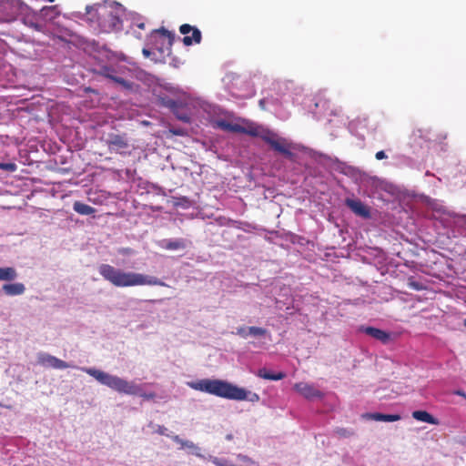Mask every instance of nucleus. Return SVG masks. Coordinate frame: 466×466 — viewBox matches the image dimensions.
I'll return each instance as SVG.
<instances>
[{"instance_id": "f257e3e1", "label": "nucleus", "mask_w": 466, "mask_h": 466, "mask_svg": "<svg viewBox=\"0 0 466 466\" xmlns=\"http://www.w3.org/2000/svg\"><path fill=\"white\" fill-rule=\"evenodd\" d=\"M216 127L228 132L246 134L254 137H260L268 144L274 150L282 154L285 157L293 160L294 154L290 150V145L283 137H279L273 131L258 126L252 122H248L246 126L230 123L226 120H218Z\"/></svg>"}, {"instance_id": "f03ea898", "label": "nucleus", "mask_w": 466, "mask_h": 466, "mask_svg": "<svg viewBox=\"0 0 466 466\" xmlns=\"http://www.w3.org/2000/svg\"><path fill=\"white\" fill-rule=\"evenodd\" d=\"M98 272L105 280L117 288L144 285L168 287L167 284L157 277L133 271H124L109 264H101L98 267Z\"/></svg>"}, {"instance_id": "7ed1b4c3", "label": "nucleus", "mask_w": 466, "mask_h": 466, "mask_svg": "<svg viewBox=\"0 0 466 466\" xmlns=\"http://www.w3.org/2000/svg\"><path fill=\"white\" fill-rule=\"evenodd\" d=\"M196 390L203 391L220 398L235 400L258 402V394L250 392L228 381L221 380L204 379L189 384Z\"/></svg>"}, {"instance_id": "20e7f679", "label": "nucleus", "mask_w": 466, "mask_h": 466, "mask_svg": "<svg viewBox=\"0 0 466 466\" xmlns=\"http://www.w3.org/2000/svg\"><path fill=\"white\" fill-rule=\"evenodd\" d=\"M81 370L95 378L98 382L116 390L119 393L127 395H138L146 400H152L155 398V393H144L139 385L133 381H127L117 376L108 374L95 368H81Z\"/></svg>"}, {"instance_id": "39448f33", "label": "nucleus", "mask_w": 466, "mask_h": 466, "mask_svg": "<svg viewBox=\"0 0 466 466\" xmlns=\"http://www.w3.org/2000/svg\"><path fill=\"white\" fill-rule=\"evenodd\" d=\"M87 20L96 23L101 30L109 32L120 30L122 25L121 9L118 6L96 4L86 7Z\"/></svg>"}, {"instance_id": "423d86ee", "label": "nucleus", "mask_w": 466, "mask_h": 466, "mask_svg": "<svg viewBox=\"0 0 466 466\" xmlns=\"http://www.w3.org/2000/svg\"><path fill=\"white\" fill-rule=\"evenodd\" d=\"M179 32L184 35L182 42L186 46H189L193 44H200L202 40V34L200 30L188 24L181 25Z\"/></svg>"}, {"instance_id": "0eeeda50", "label": "nucleus", "mask_w": 466, "mask_h": 466, "mask_svg": "<svg viewBox=\"0 0 466 466\" xmlns=\"http://www.w3.org/2000/svg\"><path fill=\"white\" fill-rule=\"evenodd\" d=\"M37 361L44 367H50L56 370H64L70 367L67 362L57 359L55 356L43 352L37 355Z\"/></svg>"}, {"instance_id": "6e6552de", "label": "nucleus", "mask_w": 466, "mask_h": 466, "mask_svg": "<svg viewBox=\"0 0 466 466\" xmlns=\"http://www.w3.org/2000/svg\"><path fill=\"white\" fill-rule=\"evenodd\" d=\"M346 206L357 216L363 218H370V209L363 204L360 199L346 198Z\"/></svg>"}, {"instance_id": "1a4fd4ad", "label": "nucleus", "mask_w": 466, "mask_h": 466, "mask_svg": "<svg viewBox=\"0 0 466 466\" xmlns=\"http://www.w3.org/2000/svg\"><path fill=\"white\" fill-rule=\"evenodd\" d=\"M294 388L300 395L309 400L322 397V393L319 390L306 382L296 383Z\"/></svg>"}, {"instance_id": "9d476101", "label": "nucleus", "mask_w": 466, "mask_h": 466, "mask_svg": "<svg viewBox=\"0 0 466 466\" xmlns=\"http://www.w3.org/2000/svg\"><path fill=\"white\" fill-rule=\"evenodd\" d=\"M108 148L110 151H115L116 153H123L124 150L127 149L128 143L127 139L120 135H113L106 141Z\"/></svg>"}, {"instance_id": "9b49d317", "label": "nucleus", "mask_w": 466, "mask_h": 466, "mask_svg": "<svg viewBox=\"0 0 466 466\" xmlns=\"http://www.w3.org/2000/svg\"><path fill=\"white\" fill-rule=\"evenodd\" d=\"M360 330L371 338L387 344L390 340V333L374 327H361Z\"/></svg>"}, {"instance_id": "f8f14e48", "label": "nucleus", "mask_w": 466, "mask_h": 466, "mask_svg": "<svg viewBox=\"0 0 466 466\" xmlns=\"http://www.w3.org/2000/svg\"><path fill=\"white\" fill-rule=\"evenodd\" d=\"M157 35L163 37L167 41L166 50L167 51V53H170L171 46L175 39V35L167 29L161 27L152 32V37H156Z\"/></svg>"}, {"instance_id": "ddd939ff", "label": "nucleus", "mask_w": 466, "mask_h": 466, "mask_svg": "<svg viewBox=\"0 0 466 466\" xmlns=\"http://www.w3.org/2000/svg\"><path fill=\"white\" fill-rule=\"evenodd\" d=\"M4 293L7 296H18L24 294L25 287L23 283H9L4 284L2 287Z\"/></svg>"}, {"instance_id": "4468645a", "label": "nucleus", "mask_w": 466, "mask_h": 466, "mask_svg": "<svg viewBox=\"0 0 466 466\" xmlns=\"http://www.w3.org/2000/svg\"><path fill=\"white\" fill-rule=\"evenodd\" d=\"M412 418L422 422H426L432 425H439L440 421L438 419L433 417L431 413L426 410H414L412 412Z\"/></svg>"}, {"instance_id": "2eb2a0df", "label": "nucleus", "mask_w": 466, "mask_h": 466, "mask_svg": "<svg viewBox=\"0 0 466 466\" xmlns=\"http://www.w3.org/2000/svg\"><path fill=\"white\" fill-rule=\"evenodd\" d=\"M73 209L76 213H78L80 215H85V216H90L96 212V209L93 207H91L87 204H85L81 201H75L73 204Z\"/></svg>"}, {"instance_id": "dca6fc26", "label": "nucleus", "mask_w": 466, "mask_h": 466, "mask_svg": "<svg viewBox=\"0 0 466 466\" xmlns=\"http://www.w3.org/2000/svg\"><path fill=\"white\" fill-rule=\"evenodd\" d=\"M258 376L269 380H280L286 377L284 372L272 373L267 369H260L258 371Z\"/></svg>"}, {"instance_id": "f3484780", "label": "nucleus", "mask_w": 466, "mask_h": 466, "mask_svg": "<svg viewBox=\"0 0 466 466\" xmlns=\"http://www.w3.org/2000/svg\"><path fill=\"white\" fill-rule=\"evenodd\" d=\"M17 277L15 268L12 267L0 268V280L12 281Z\"/></svg>"}, {"instance_id": "a211bd4d", "label": "nucleus", "mask_w": 466, "mask_h": 466, "mask_svg": "<svg viewBox=\"0 0 466 466\" xmlns=\"http://www.w3.org/2000/svg\"><path fill=\"white\" fill-rule=\"evenodd\" d=\"M162 248L167 250H177L185 248L186 245L183 239L164 240Z\"/></svg>"}, {"instance_id": "6ab92c4d", "label": "nucleus", "mask_w": 466, "mask_h": 466, "mask_svg": "<svg viewBox=\"0 0 466 466\" xmlns=\"http://www.w3.org/2000/svg\"><path fill=\"white\" fill-rule=\"evenodd\" d=\"M108 79L114 81L115 83L120 85L126 90L133 89V83L124 79L123 77L116 76L115 75H107Z\"/></svg>"}, {"instance_id": "aec40b11", "label": "nucleus", "mask_w": 466, "mask_h": 466, "mask_svg": "<svg viewBox=\"0 0 466 466\" xmlns=\"http://www.w3.org/2000/svg\"><path fill=\"white\" fill-rule=\"evenodd\" d=\"M171 439L173 440V441L179 444L181 448H187L190 450H198V446L194 442H192L190 441H185V440L181 439L178 435L171 436Z\"/></svg>"}, {"instance_id": "412c9836", "label": "nucleus", "mask_w": 466, "mask_h": 466, "mask_svg": "<svg viewBox=\"0 0 466 466\" xmlns=\"http://www.w3.org/2000/svg\"><path fill=\"white\" fill-rule=\"evenodd\" d=\"M248 336L260 337L265 336L267 334V329L260 327H248Z\"/></svg>"}, {"instance_id": "4be33fe9", "label": "nucleus", "mask_w": 466, "mask_h": 466, "mask_svg": "<svg viewBox=\"0 0 466 466\" xmlns=\"http://www.w3.org/2000/svg\"><path fill=\"white\" fill-rule=\"evenodd\" d=\"M174 114L176 115L177 118L185 122V123H189L190 122V116L187 113V112H184L181 108L179 107H175L174 108Z\"/></svg>"}, {"instance_id": "5701e85b", "label": "nucleus", "mask_w": 466, "mask_h": 466, "mask_svg": "<svg viewBox=\"0 0 466 466\" xmlns=\"http://www.w3.org/2000/svg\"><path fill=\"white\" fill-rule=\"evenodd\" d=\"M383 421L393 422L400 420V415L399 414H384Z\"/></svg>"}, {"instance_id": "b1692460", "label": "nucleus", "mask_w": 466, "mask_h": 466, "mask_svg": "<svg viewBox=\"0 0 466 466\" xmlns=\"http://www.w3.org/2000/svg\"><path fill=\"white\" fill-rule=\"evenodd\" d=\"M0 168L13 172L16 169V166L14 163H0Z\"/></svg>"}, {"instance_id": "393cba45", "label": "nucleus", "mask_w": 466, "mask_h": 466, "mask_svg": "<svg viewBox=\"0 0 466 466\" xmlns=\"http://www.w3.org/2000/svg\"><path fill=\"white\" fill-rule=\"evenodd\" d=\"M367 416L374 420H377V421H383V417H384V414L383 413H379V412H375V413H370V414H367Z\"/></svg>"}, {"instance_id": "a878e982", "label": "nucleus", "mask_w": 466, "mask_h": 466, "mask_svg": "<svg viewBox=\"0 0 466 466\" xmlns=\"http://www.w3.org/2000/svg\"><path fill=\"white\" fill-rule=\"evenodd\" d=\"M237 334L242 338H247L248 336V328H246V327L238 328Z\"/></svg>"}, {"instance_id": "bb28decb", "label": "nucleus", "mask_w": 466, "mask_h": 466, "mask_svg": "<svg viewBox=\"0 0 466 466\" xmlns=\"http://www.w3.org/2000/svg\"><path fill=\"white\" fill-rule=\"evenodd\" d=\"M212 462L217 466H228V461L226 460H222L219 458H214Z\"/></svg>"}, {"instance_id": "cd10ccee", "label": "nucleus", "mask_w": 466, "mask_h": 466, "mask_svg": "<svg viewBox=\"0 0 466 466\" xmlns=\"http://www.w3.org/2000/svg\"><path fill=\"white\" fill-rule=\"evenodd\" d=\"M56 10V6H45L42 8L41 13L43 15L46 16L49 12H53Z\"/></svg>"}, {"instance_id": "c85d7f7f", "label": "nucleus", "mask_w": 466, "mask_h": 466, "mask_svg": "<svg viewBox=\"0 0 466 466\" xmlns=\"http://www.w3.org/2000/svg\"><path fill=\"white\" fill-rule=\"evenodd\" d=\"M167 429L166 427L161 426V425H157L156 432L158 433L159 435H167V436H168L167 434Z\"/></svg>"}, {"instance_id": "c756f323", "label": "nucleus", "mask_w": 466, "mask_h": 466, "mask_svg": "<svg viewBox=\"0 0 466 466\" xmlns=\"http://www.w3.org/2000/svg\"><path fill=\"white\" fill-rule=\"evenodd\" d=\"M31 28H33L34 30L35 31H38V32H42L43 31V25H39L37 23H33L31 22L29 25H28Z\"/></svg>"}, {"instance_id": "7c9ffc66", "label": "nucleus", "mask_w": 466, "mask_h": 466, "mask_svg": "<svg viewBox=\"0 0 466 466\" xmlns=\"http://www.w3.org/2000/svg\"><path fill=\"white\" fill-rule=\"evenodd\" d=\"M409 286L415 290H420L422 289V286L415 281H410Z\"/></svg>"}, {"instance_id": "2f4dec72", "label": "nucleus", "mask_w": 466, "mask_h": 466, "mask_svg": "<svg viewBox=\"0 0 466 466\" xmlns=\"http://www.w3.org/2000/svg\"><path fill=\"white\" fill-rule=\"evenodd\" d=\"M113 70L110 69L109 67H103L102 70H101V75L106 76V78H108V76L107 75H113Z\"/></svg>"}, {"instance_id": "473e14b6", "label": "nucleus", "mask_w": 466, "mask_h": 466, "mask_svg": "<svg viewBox=\"0 0 466 466\" xmlns=\"http://www.w3.org/2000/svg\"><path fill=\"white\" fill-rule=\"evenodd\" d=\"M375 157L378 160H382V159L387 158V155L385 154V152L383 150H380L376 153Z\"/></svg>"}, {"instance_id": "72a5a7b5", "label": "nucleus", "mask_w": 466, "mask_h": 466, "mask_svg": "<svg viewBox=\"0 0 466 466\" xmlns=\"http://www.w3.org/2000/svg\"><path fill=\"white\" fill-rule=\"evenodd\" d=\"M238 459L241 460L244 462H252V460L250 458H248V456H246V455L239 454L238 455Z\"/></svg>"}, {"instance_id": "f704fd0d", "label": "nucleus", "mask_w": 466, "mask_h": 466, "mask_svg": "<svg viewBox=\"0 0 466 466\" xmlns=\"http://www.w3.org/2000/svg\"><path fill=\"white\" fill-rule=\"evenodd\" d=\"M142 53L145 57H149L151 55V51L147 48H143Z\"/></svg>"}, {"instance_id": "c9c22d12", "label": "nucleus", "mask_w": 466, "mask_h": 466, "mask_svg": "<svg viewBox=\"0 0 466 466\" xmlns=\"http://www.w3.org/2000/svg\"><path fill=\"white\" fill-rule=\"evenodd\" d=\"M456 221H466V215L457 216Z\"/></svg>"}, {"instance_id": "e433bc0d", "label": "nucleus", "mask_w": 466, "mask_h": 466, "mask_svg": "<svg viewBox=\"0 0 466 466\" xmlns=\"http://www.w3.org/2000/svg\"><path fill=\"white\" fill-rule=\"evenodd\" d=\"M265 99H260L259 100V106L262 108V109H265Z\"/></svg>"}, {"instance_id": "4c0bfd02", "label": "nucleus", "mask_w": 466, "mask_h": 466, "mask_svg": "<svg viewBox=\"0 0 466 466\" xmlns=\"http://www.w3.org/2000/svg\"><path fill=\"white\" fill-rule=\"evenodd\" d=\"M137 26L139 29H145V23H143V22L138 23V24H137Z\"/></svg>"}, {"instance_id": "58836bf2", "label": "nucleus", "mask_w": 466, "mask_h": 466, "mask_svg": "<svg viewBox=\"0 0 466 466\" xmlns=\"http://www.w3.org/2000/svg\"><path fill=\"white\" fill-rule=\"evenodd\" d=\"M338 432L340 434V435H346V430L345 429H340L338 431Z\"/></svg>"}, {"instance_id": "ea45409f", "label": "nucleus", "mask_w": 466, "mask_h": 466, "mask_svg": "<svg viewBox=\"0 0 466 466\" xmlns=\"http://www.w3.org/2000/svg\"><path fill=\"white\" fill-rule=\"evenodd\" d=\"M456 394L460 395V396H465L464 392L461 391V390H458L456 392Z\"/></svg>"}, {"instance_id": "a19ab883", "label": "nucleus", "mask_w": 466, "mask_h": 466, "mask_svg": "<svg viewBox=\"0 0 466 466\" xmlns=\"http://www.w3.org/2000/svg\"><path fill=\"white\" fill-rule=\"evenodd\" d=\"M158 50H159V52H160L161 54L165 53V50H164V48H163V47H159V48H158Z\"/></svg>"}, {"instance_id": "79ce46f5", "label": "nucleus", "mask_w": 466, "mask_h": 466, "mask_svg": "<svg viewBox=\"0 0 466 466\" xmlns=\"http://www.w3.org/2000/svg\"><path fill=\"white\" fill-rule=\"evenodd\" d=\"M175 135H179L180 133L178 131H173Z\"/></svg>"}, {"instance_id": "37998d69", "label": "nucleus", "mask_w": 466, "mask_h": 466, "mask_svg": "<svg viewBox=\"0 0 466 466\" xmlns=\"http://www.w3.org/2000/svg\"><path fill=\"white\" fill-rule=\"evenodd\" d=\"M156 299H149L148 302H156Z\"/></svg>"}, {"instance_id": "c03bdc74", "label": "nucleus", "mask_w": 466, "mask_h": 466, "mask_svg": "<svg viewBox=\"0 0 466 466\" xmlns=\"http://www.w3.org/2000/svg\"><path fill=\"white\" fill-rule=\"evenodd\" d=\"M464 326L466 327V319H464Z\"/></svg>"}]
</instances>
